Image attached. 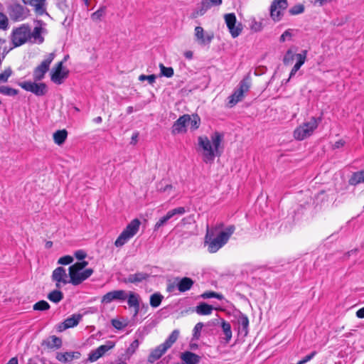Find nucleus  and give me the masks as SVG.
Wrapping results in <instances>:
<instances>
[{
  "label": "nucleus",
  "instance_id": "1",
  "mask_svg": "<svg viewBox=\"0 0 364 364\" xmlns=\"http://www.w3.org/2000/svg\"><path fill=\"white\" fill-rule=\"evenodd\" d=\"M223 137V134L218 132L213 133L210 139L206 136H198V146L202 150L203 161L205 164H212L215 156L221 155Z\"/></svg>",
  "mask_w": 364,
  "mask_h": 364
},
{
  "label": "nucleus",
  "instance_id": "2",
  "mask_svg": "<svg viewBox=\"0 0 364 364\" xmlns=\"http://www.w3.org/2000/svg\"><path fill=\"white\" fill-rule=\"evenodd\" d=\"M179 331L173 330L168 338L161 344L152 349L148 356L147 361L149 363H154L160 359L164 354L169 349L172 345L177 341L179 336Z\"/></svg>",
  "mask_w": 364,
  "mask_h": 364
},
{
  "label": "nucleus",
  "instance_id": "3",
  "mask_svg": "<svg viewBox=\"0 0 364 364\" xmlns=\"http://www.w3.org/2000/svg\"><path fill=\"white\" fill-rule=\"evenodd\" d=\"M321 121L320 117H311L309 122L303 123L294 131V137L296 140L301 141L310 136L318 127Z\"/></svg>",
  "mask_w": 364,
  "mask_h": 364
},
{
  "label": "nucleus",
  "instance_id": "4",
  "mask_svg": "<svg viewBox=\"0 0 364 364\" xmlns=\"http://www.w3.org/2000/svg\"><path fill=\"white\" fill-rule=\"evenodd\" d=\"M140 221L139 219L132 220L130 223L127 225L126 228L121 232L114 242V245L117 247H121L125 245L132 237H133L138 232L140 226Z\"/></svg>",
  "mask_w": 364,
  "mask_h": 364
},
{
  "label": "nucleus",
  "instance_id": "5",
  "mask_svg": "<svg viewBox=\"0 0 364 364\" xmlns=\"http://www.w3.org/2000/svg\"><path fill=\"white\" fill-rule=\"evenodd\" d=\"M223 228V223H219L211 228H209V226L207 225L206 234L205 236V244L208 245V250L209 252L215 253L223 247L221 242L215 237L218 231L221 230Z\"/></svg>",
  "mask_w": 364,
  "mask_h": 364
},
{
  "label": "nucleus",
  "instance_id": "6",
  "mask_svg": "<svg viewBox=\"0 0 364 364\" xmlns=\"http://www.w3.org/2000/svg\"><path fill=\"white\" fill-rule=\"evenodd\" d=\"M29 36L30 26L28 24H22L13 28L11 41L14 47H18L29 41Z\"/></svg>",
  "mask_w": 364,
  "mask_h": 364
},
{
  "label": "nucleus",
  "instance_id": "7",
  "mask_svg": "<svg viewBox=\"0 0 364 364\" xmlns=\"http://www.w3.org/2000/svg\"><path fill=\"white\" fill-rule=\"evenodd\" d=\"M251 85L250 79L245 77L240 82L239 87L235 90L233 94L229 97L228 105L230 107L235 106L237 102L242 101L244 94L247 92Z\"/></svg>",
  "mask_w": 364,
  "mask_h": 364
},
{
  "label": "nucleus",
  "instance_id": "8",
  "mask_svg": "<svg viewBox=\"0 0 364 364\" xmlns=\"http://www.w3.org/2000/svg\"><path fill=\"white\" fill-rule=\"evenodd\" d=\"M24 81L18 85L26 91L31 92L36 96H43L48 92L47 85L44 82Z\"/></svg>",
  "mask_w": 364,
  "mask_h": 364
},
{
  "label": "nucleus",
  "instance_id": "9",
  "mask_svg": "<svg viewBox=\"0 0 364 364\" xmlns=\"http://www.w3.org/2000/svg\"><path fill=\"white\" fill-rule=\"evenodd\" d=\"M288 7L287 0H273L270 6V17L274 22L279 21L283 16L284 11Z\"/></svg>",
  "mask_w": 364,
  "mask_h": 364
},
{
  "label": "nucleus",
  "instance_id": "10",
  "mask_svg": "<svg viewBox=\"0 0 364 364\" xmlns=\"http://www.w3.org/2000/svg\"><path fill=\"white\" fill-rule=\"evenodd\" d=\"M225 21L227 27L232 38L237 37L242 32V27L240 23H237L236 16L234 13L226 14L224 16Z\"/></svg>",
  "mask_w": 364,
  "mask_h": 364
},
{
  "label": "nucleus",
  "instance_id": "11",
  "mask_svg": "<svg viewBox=\"0 0 364 364\" xmlns=\"http://www.w3.org/2000/svg\"><path fill=\"white\" fill-rule=\"evenodd\" d=\"M52 280L55 282V287L60 289L62 287L70 283L68 276L66 273V270L63 267H58L55 268L52 273Z\"/></svg>",
  "mask_w": 364,
  "mask_h": 364
},
{
  "label": "nucleus",
  "instance_id": "12",
  "mask_svg": "<svg viewBox=\"0 0 364 364\" xmlns=\"http://www.w3.org/2000/svg\"><path fill=\"white\" fill-rule=\"evenodd\" d=\"M9 14L11 19L22 21L28 16V9L20 4H13L9 7Z\"/></svg>",
  "mask_w": 364,
  "mask_h": 364
},
{
  "label": "nucleus",
  "instance_id": "13",
  "mask_svg": "<svg viewBox=\"0 0 364 364\" xmlns=\"http://www.w3.org/2000/svg\"><path fill=\"white\" fill-rule=\"evenodd\" d=\"M53 59L54 54L50 53L46 60L35 68L33 75L35 81H40L44 77L45 74L48 70L50 64Z\"/></svg>",
  "mask_w": 364,
  "mask_h": 364
},
{
  "label": "nucleus",
  "instance_id": "14",
  "mask_svg": "<svg viewBox=\"0 0 364 364\" xmlns=\"http://www.w3.org/2000/svg\"><path fill=\"white\" fill-rule=\"evenodd\" d=\"M93 274L92 269H86L84 271H77L75 272V275H73L71 270H69L70 283L74 286L80 284L82 282L86 280Z\"/></svg>",
  "mask_w": 364,
  "mask_h": 364
},
{
  "label": "nucleus",
  "instance_id": "15",
  "mask_svg": "<svg viewBox=\"0 0 364 364\" xmlns=\"http://www.w3.org/2000/svg\"><path fill=\"white\" fill-rule=\"evenodd\" d=\"M186 213L183 207H178L167 212V213L161 217L155 224L154 230H159L161 227L165 225L167 222L175 215H182Z\"/></svg>",
  "mask_w": 364,
  "mask_h": 364
},
{
  "label": "nucleus",
  "instance_id": "16",
  "mask_svg": "<svg viewBox=\"0 0 364 364\" xmlns=\"http://www.w3.org/2000/svg\"><path fill=\"white\" fill-rule=\"evenodd\" d=\"M223 0H202L200 6L191 14L192 18H196L203 16L209 9L222 4Z\"/></svg>",
  "mask_w": 364,
  "mask_h": 364
},
{
  "label": "nucleus",
  "instance_id": "17",
  "mask_svg": "<svg viewBox=\"0 0 364 364\" xmlns=\"http://www.w3.org/2000/svg\"><path fill=\"white\" fill-rule=\"evenodd\" d=\"M114 346V343L109 341L105 345H102L99 346L94 350H92L89 354L88 360L90 362H95L97 360L100 358L105 354L109 350L113 348Z\"/></svg>",
  "mask_w": 364,
  "mask_h": 364
},
{
  "label": "nucleus",
  "instance_id": "18",
  "mask_svg": "<svg viewBox=\"0 0 364 364\" xmlns=\"http://www.w3.org/2000/svg\"><path fill=\"white\" fill-rule=\"evenodd\" d=\"M68 75V70L63 68V62H59L52 70L51 80L56 84L60 85Z\"/></svg>",
  "mask_w": 364,
  "mask_h": 364
},
{
  "label": "nucleus",
  "instance_id": "19",
  "mask_svg": "<svg viewBox=\"0 0 364 364\" xmlns=\"http://www.w3.org/2000/svg\"><path fill=\"white\" fill-rule=\"evenodd\" d=\"M127 298V294L124 290H114L105 294L101 299V302L109 304L114 300L124 301Z\"/></svg>",
  "mask_w": 364,
  "mask_h": 364
},
{
  "label": "nucleus",
  "instance_id": "20",
  "mask_svg": "<svg viewBox=\"0 0 364 364\" xmlns=\"http://www.w3.org/2000/svg\"><path fill=\"white\" fill-rule=\"evenodd\" d=\"M38 26H36L32 31L30 28L29 41L33 43L41 44L44 41L42 34L46 32V29L42 27V21H38Z\"/></svg>",
  "mask_w": 364,
  "mask_h": 364
},
{
  "label": "nucleus",
  "instance_id": "21",
  "mask_svg": "<svg viewBox=\"0 0 364 364\" xmlns=\"http://www.w3.org/2000/svg\"><path fill=\"white\" fill-rule=\"evenodd\" d=\"M195 37L200 45L205 46L210 43L213 38V34L207 33L205 35L203 28L200 26H196L195 28Z\"/></svg>",
  "mask_w": 364,
  "mask_h": 364
},
{
  "label": "nucleus",
  "instance_id": "22",
  "mask_svg": "<svg viewBox=\"0 0 364 364\" xmlns=\"http://www.w3.org/2000/svg\"><path fill=\"white\" fill-rule=\"evenodd\" d=\"M191 120V117L188 114H183L173 124L171 132L173 134H177L186 132V127L187 123Z\"/></svg>",
  "mask_w": 364,
  "mask_h": 364
},
{
  "label": "nucleus",
  "instance_id": "23",
  "mask_svg": "<svg viewBox=\"0 0 364 364\" xmlns=\"http://www.w3.org/2000/svg\"><path fill=\"white\" fill-rule=\"evenodd\" d=\"M80 357V353L77 351L58 352L55 355L56 360L64 364L70 363L75 359H79Z\"/></svg>",
  "mask_w": 364,
  "mask_h": 364
},
{
  "label": "nucleus",
  "instance_id": "24",
  "mask_svg": "<svg viewBox=\"0 0 364 364\" xmlns=\"http://www.w3.org/2000/svg\"><path fill=\"white\" fill-rule=\"evenodd\" d=\"M82 316L80 314H73L58 326V331H63L67 328L76 326L82 319Z\"/></svg>",
  "mask_w": 364,
  "mask_h": 364
},
{
  "label": "nucleus",
  "instance_id": "25",
  "mask_svg": "<svg viewBox=\"0 0 364 364\" xmlns=\"http://www.w3.org/2000/svg\"><path fill=\"white\" fill-rule=\"evenodd\" d=\"M235 230V225H229L225 228L223 230H219L216 233V236L215 237L221 242L222 245L224 246L229 240L231 235L234 233Z\"/></svg>",
  "mask_w": 364,
  "mask_h": 364
},
{
  "label": "nucleus",
  "instance_id": "26",
  "mask_svg": "<svg viewBox=\"0 0 364 364\" xmlns=\"http://www.w3.org/2000/svg\"><path fill=\"white\" fill-rule=\"evenodd\" d=\"M24 4L33 7L35 12L40 16L46 13V0H23Z\"/></svg>",
  "mask_w": 364,
  "mask_h": 364
},
{
  "label": "nucleus",
  "instance_id": "27",
  "mask_svg": "<svg viewBox=\"0 0 364 364\" xmlns=\"http://www.w3.org/2000/svg\"><path fill=\"white\" fill-rule=\"evenodd\" d=\"M176 279L178 280L176 287L180 292H185L191 289L194 284L193 280L189 277L176 278Z\"/></svg>",
  "mask_w": 364,
  "mask_h": 364
},
{
  "label": "nucleus",
  "instance_id": "28",
  "mask_svg": "<svg viewBox=\"0 0 364 364\" xmlns=\"http://www.w3.org/2000/svg\"><path fill=\"white\" fill-rule=\"evenodd\" d=\"M183 364H198L200 357L194 353L186 351L181 355Z\"/></svg>",
  "mask_w": 364,
  "mask_h": 364
},
{
  "label": "nucleus",
  "instance_id": "29",
  "mask_svg": "<svg viewBox=\"0 0 364 364\" xmlns=\"http://www.w3.org/2000/svg\"><path fill=\"white\" fill-rule=\"evenodd\" d=\"M42 345L46 346L48 348H60L62 346V340L55 336H51L45 340Z\"/></svg>",
  "mask_w": 364,
  "mask_h": 364
},
{
  "label": "nucleus",
  "instance_id": "30",
  "mask_svg": "<svg viewBox=\"0 0 364 364\" xmlns=\"http://www.w3.org/2000/svg\"><path fill=\"white\" fill-rule=\"evenodd\" d=\"M149 277V274L144 272H136L135 274H129L127 278L124 279L125 283H139Z\"/></svg>",
  "mask_w": 364,
  "mask_h": 364
},
{
  "label": "nucleus",
  "instance_id": "31",
  "mask_svg": "<svg viewBox=\"0 0 364 364\" xmlns=\"http://www.w3.org/2000/svg\"><path fill=\"white\" fill-rule=\"evenodd\" d=\"M213 306L206 303L202 302L196 307V312L198 315H210L212 314Z\"/></svg>",
  "mask_w": 364,
  "mask_h": 364
},
{
  "label": "nucleus",
  "instance_id": "32",
  "mask_svg": "<svg viewBox=\"0 0 364 364\" xmlns=\"http://www.w3.org/2000/svg\"><path fill=\"white\" fill-rule=\"evenodd\" d=\"M68 136V132L65 129L58 130L53 133V140L58 145L63 144Z\"/></svg>",
  "mask_w": 364,
  "mask_h": 364
},
{
  "label": "nucleus",
  "instance_id": "33",
  "mask_svg": "<svg viewBox=\"0 0 364 364\" xmlns=\"http://www.w3.org/2000/svg\"><path fill=\"white\" fill-rule=\"evenodd\" d=\"M221 328L223 331V334L225 335V343H229V341L232 338V330H231V326L230 323L225 320H222L221 321Z\"/></svg>",
  "mask_w": 364,
  "mask_h": 364
},
{
  "label": "nucleus",
  "instance_id": "34",
  "mask_svg": "<svg viewBox=\"0 0 364 364\" xmlns=\"http://www.w3.org/2000/svg\"><path fill=\"white\" fill-rule=\"evenodd\" d=\"M240 329L246 336L248 333L249 319L245 314H241L237 319Z\"/></svg>",
  "mask_w": 364,
  "mask_h": 364
},
{
  "label": "nucleus",
  "instance_id": "35",
  "mask_svg": "<svg viewBox=\"0 0 364 364\" xmlns=\"http://www.w3.org/2000/svg\"><path fill=\"white\" fill-rule=\"evenodd\" d=\"M127 298V303L129 307H137L138 304H139L140 296L139 294L129 291Z\"/></svg>",
  "mask_w": 364,
  "mask_h": 364
},
{
  "label": "nucleus",
  "instance_id": "36",
  "mask_svg": "<svg viewBox=\"0 0 364 364\" xmlns=\"http://www.w3.org/2000/svg\"><path fill=\"white\" fill-rule=\"evenodd\" d=\"M164 299V296L159 292L154 293L150 296V305L153 308L160 306Z\"/></svg>",
  "mask_w": 364,
  "mask_h": 364
},
{
  "label": "nucleus",
  "instance_id": "37",
  "mask_svg": "<svg viewBox=\"0 0 364 364\" xmlns=\"http://www.w3.org/2000/svg\"><path fill=\"white\" fill-rule=\"evenodd\" d=\"M48 299L57 304L63 299V294L58 289H55L48 294Z\"/></svg>",
  "mask_w": 364,
  "mask_h": 364
},
{
  "label": "nucleus",
  "instance_id": "38",
  "mask_svg": "<svg viewBox=\"0 0 364 364\" xmlns=\"http://www.w3.org/2000/svg\"><path fill=\"white\" fill-rule=\"evenodd\" d=\"M159 68H160V74L161 76H164L166 77H171L174 74L173 68L166 67L163 63L159 64Z\"/></svg>",
  "mask_w": 364,
  "mask_h": 364
},
{
  "label": "nucleus",
  "instance_id": "39",
  "mask_svg": "<svg viewBox=\"0 0 364 364\" xmlns=\"http://www.w3.org/2000/svg\"><path fill=\"white\" fill-rule=\"evenodd\" d=\"M0 94L6 96H16L18 94V90L7 86H0Z\"/></svg>",
  "mask_w": 364,
  "mask_h": 364
},
{
  "label": "nucleus",
  "instance_id": "40",
  "mask_svg": "<svg viewBox=\"0 0 364 364\" xmlns=\"http://www.w3.org/2000/svg\"><path fill=\"white\" fill-rule=\"evenodd\" d=\"M87 264L88 262L87 261L78 262L70 266L68 270H71L73 275L74 276L75 272H76V270L82 271Z\"/></svg>",
  "mask_w": 364,
  "mask_h": 364
},
{
  "label": "nucleus",
  "instance_id": "41",
  "mask_svg": "<svg viewBox=\"0 0 364 364\" xmlns=\"http://www.w3.org/2000/svg\"><path fill=\"white\" fill-rule=\"evenodd\" d=\"M364 181L362 178V176L360 171L354 173L351 177L350 178L348 183L351 186H356L360 183H363Z\"/></svg>",
  "mask_w": 364,
  "mask_h": 364
},
{
  "label": "nucleus",
  "instance_id": "42",
  "mask_svg": "<svg viewBox=\"0 0 364 364\" xmlns=\"http://www.w3.org/2000/svg\"><path fill=\"white\" fill-rule=\"evenodd\" d=\"M307 51L306 50H302L300 53L296 54V63L294 65L298 68H301L306 61Z\"/></svg>",
  "mask_w": 364,
  "mask_h": 364
},
{
  "label": "nucleus",
  "instance_id": "43",
  "mask_svg": "<svg viewBox=\"0 0 364 364\" xmlns=\"http://www.w3.org/2000/svg\"><path fill=\"white\" fill-rule=\"evenodd\" d=\"M106 7L101 6L97 11L92 14L91 18L94 21H100L101 18L105 15Z\"/></svg>",
  "mask_w": 364,
  "mask_h": 364
},
{
  "label": "nucleus",
  "instance_id": "44",
  "mask_svg": "<svg viewBox=\"0 0 364 364\" xmlns=\"http://www.w3.org/2000/svg\"><path fill=\"white\" fill-rule=\"evenodd\" d=\"M200 296L203 299L216 298L219 300H222L224 299V296L223 294L215 292V291H205V292L203 293L200 295Z\"/></svg>",
  "mask_w": 364,
  "mask_h": 364
},
{
  "label": "nucleus",
  "instance_id": "45",
  "mask_svg": "<svg viewBox=\"0 0 364 364\" xmlns=\"http://www.w3.org/2000/svg\"><path fill=\"white\" fill-rule=\"evenodd\" d=\"M13 73L12 69L9 67L0 73V83L6 82Z\"/></svg>",
  "mask_w": 364,
  "mask_h": 364
},
{
  "label": "nucleus",
  "instance_id": "46",
  "mask_svg": "<svg viewBox=\"0 0 364 364\" xmlns=\"http://www.w3.org/2000/svg\"><path fill=\"white\" fill-rule=\"evenodd\" d=\"M304 11V6L303 4H299L292 6L289 10V13L291 16H295L298 14H301Z\"/></svg>",
  "mask_w": 364,
  "mask_h": 364
},
{
  "label": "nucleus",
  "instance_id": "47",
  "mask_svg": "<svg viewBox=\"0 0 364 364\" xmlns=\"http://www.w3.org/2000/svg\"><path fill=\"white\" fill-rule=\"evenodd\" d=\"M50 308V304L44 300L38 301L33 305V309L36 311H45Z\"/></svg>",
  "mask_w": 364,
  "mask_h": 364
},
{
  "label": "nucleus",
  "instance_id": "48",
  "mask_svg": "<svg viewBox=\"0 0 364 364\" xmlns=\"http://www.w3.org/2000/svg\"><path fill=\"white\" fill-rule=\"evenodd\" d=\"M250 29L254 32L261 31L263 28L262 23L261 22L257 21L255 18L250 19Z\"/></svg>",
  "mask_w": 364,
  "mask_h": 364
},
{
  "label": "nucleus",
  "instance_id": "49",
  "mask_svg": "<svg viewBox=\"0 0 364 364\" xmlns=\"http://www.w3.org/2000/svg\"><path fill=\"white\" fill-rule=\"evenodd\" d=\"M8 17L3 13L0 12V30L6 31L9 28Z\"/></svg>",
  "mask_w": 364,
  "mask_h": 364
},
{
  "label": "nucleus",
  "instance_id": "50",
  "mask_svg": "<svg viewBox=\"0 0 364 364\" xmlns=\"http://www.w3.org/2000/svg\"><path fill=\"white\" fill-rule=\"evenodd\" d=\"M173 189V187L171 184L164 185V183L161 182L158 185V191L161 193H166L168 195L171 194Z\"/></svg>",
  "mask_w": 364,
  "mask_h": 364
},
{
  "label": "nucleus",
  "instance_id": "51",
  "mask_svg": "<svg viewBox=\"0 0 364 364\" xmlns=\"http://www.w3.org/2000/svg\"><path fill=\"white\" fill-rule=\"evenodd\" d=\"M294 58H296V55L291 50H287L283 59L284 64L286 65L291 64Z\"/></svg>",
  "mask_w": 364,
  "mask_h": 364
},
{
  "label": "nucleus",
  "instance_id": "52",
  "mask_svg": "<svg viewBox=\"0 0 364 364\" xmlns=\"http://www.w3.org/2000/svg\"><path fill=\"white\" fill-rule=\"evenodd\" d=\"M139 342L138 339H135L128 347L127 349V353L129 355H132L135 353L136 349L139 348Z\"/></svg>",
  "mask_w": 364,
  "mask_h": 364
},
{
  "label": "nucleus",
  "instance_id": "53",
  "mask_svg": "<svg viewBox=\"0 0 364 364\" xmlns=\"http://www.w3.org/2000/svg\"><path fill=\"white\" fill-rule=\"evenodd\" d=\"M73 262V257L70 255H65L59 258L58 264L62 265H68Z\"/></svg>",
  "mask_w": 364,
  "mask_h": 364
},
{
  "label": "nucleus",
  "instance_id": "54",
  "mask_svg": "<svg viewBox=\"0 0 364 364\" xmlns=\"http://www.w3.org/2000/svg\"><path fill=\"white\" fill-rule=\"evenodd\" d=\"M156 78V77L154 74L149 75H141L139 76V80H147L150 85H153L155 82Z\"/></svg>",
  "mask_w": 364,
  "mask_h": 364
},
{
  "label": "nucleus",
  "instance_id": "55",
  "mask_svg": "<svg viewBox=\"0 0 364 364\" xmlns=\"http://www.w3.org/2000/svg\"><path fill=\"white\" fill-rule=\"evenodd\" d=\"M203 327V323H198L193 328V337L198 339Z\"/></svg>",
  "mask_w": 364,
  "mask_h": 364
},
{
  "label": "nucleus",
  "instance_id": "56",
  "mask_svg": "<svg viewBox=\"0 0 364 364\" xmlns=\"http://www.w3.org/2000/svg\"><path fill=\"white\" fill-rule=\"evenodd\" d=\"M188 123L191 124L192 129H196L200 124V118L198 116H194L193 118H191V120Z\"/></svg>",
  "mask_w": 364,
  "mask_h": 364
},
{
  "label": "nucleus",
  "instance_id": "57",
  "mask_svg": "<svg viewBox=\"0 0 364 364\" xmlns=\"http://www.w3.org/2000/svg\"><path fill=\"white\" fill-rule=\"evenodd\" d=\"M112 325L117 329L121 330L125 327V324H124L122 321L117 319H112L111 321Z\"/></svg>",
  "mask_w": 364,
  "mask_h": 364
},
{
  "label": "nucleus",
  "instance_id": "58",
  "mask_svg": "<svg viewBox=\"0 0 364 364\" xmlns=\"http://www.w3.org/2000/svg\"><path fill=\"white\" fill-rule=\"evenodd\" d=\"M75 257L79 259V260H82L83 259H85L87 256V254L85 253V251L83 250H77L75 252L74 254Z\"/></svg>",
  "mask_w": 364,
  "mask_h": 364
},
{
  "label": "nucleus",
  "instance_id": "59",
  "mask_svg": "<svg viewBox=\"0 0 364 364\" xmlns=\"http://www.w3.org/2000/svg\"><path fill=\"white\" fill-rule=\"evenodd\" d=\"M291 33H290L289 30H287L282 34L279 40L281 42H284L286 41L287 37H291Z\"/></svg>",
  "mask_w": 364,
  "mask_h": 364
},
{
  "label": "nucleus",
  "instance_id": "60",
  "mask_svg": "<svg viewBox=\"0 0 364 364\" xmlns=\"http://www.w3.org/2000/svg\"><path fill=\"white\" fill-rule=\"evenodd\" d=\"M316 354V351H313L309 355H306L302 360L306 363L307 362L310 361Z\"/></svg>",
  "mask_w": 364,
  "mask_h": 364
},
{
  "label": "nucleus",
  "instance_id": "61",
  "mask_svg": "<svg viewBox=\"0 0 364 364\" xmlns=\"http://www.w3.org/2000/svg\"><path fill=\"white\" fill-rule=\"evenodd\" d=\"M356 316L359 318H364V306L356 311Z\"/></svg>",
  "mask_w": 364,
  "mask_h": 364
},
{
  "label": "nucleus",
  "instance_id": "62",
  "mask_svg": "<svg viewBox=\"0 0 364 364\" xmlns=\"http://www.w3.org/2000/svg\"><path fill=\"white\" fill-rule=\"evenodd\" d=\"M300 68L294 65V67L292 68L291 72H290V74H289V78L288 79V80H289L290 78H291L293 76H294V75L296 73V72L299 70Z\"/></svg>",
  "mask_w": 364,
  "mask_h": 364
},
{
  "label": "nucleus",
  "instance_id": "63",
  "mask_svg": "<svg viewBox=\"0 0 364 364\" xmlns=\"http://www.w3.org/2000/svg\"><path fill=\"white\" fill-rule=\"evenodd\" d=\"M184 55L188 59H191L193 58V52L191 50L186 51Z\"/></svg>",
  "mask_w": 364,
  "mask_h": 364
},
{
  "label": "nucleus",
  "instance_id": "64",
  "mask_svg": "<svg viewBox=\"0 0 364 364\" xmlns=\"http://www.w3.org/2000/svg\"><path fill=\"white\" fill-rule=\"evenodd\" d=\"M343 146V142L342 141H338L334 144V148L338 149Z\"/></svg>",
  "mask_w": 364,
  "mask_h": 364
}]
</instances>
